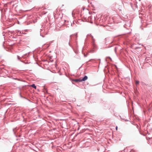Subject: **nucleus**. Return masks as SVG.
<instances>
[{"label":"nucleus","mask_w":152,"mask_h":152,"mask_svg":"<svg viewBox=\"0 0 152 152\" xmlns=\"http://www.w3.org/2000/svg\"><path fill=\"white\" fill-rule=\"evenodd\" d=\"M88 79V77L86 76H85L82 79H76L75 80L76 82H81L83 81H85L87 80Z\"/></svg>","instance_id":"f257e3e1"},{"label":"nucleus","mask_w":152,"mask_h":152,"mask_svg":"<svg viewBox=\"0 0 152 152\" xmlns=\"http://www.w3.org/2000/svg\"><path fill=\"white\" fill-rule=\"evenodd\" d=\"M31 86L35 89L36 88V86H35L34 84H33Z\"/></svg>","instance_id":"f03ea898"},{"label":"nucleus","mask_w":152,"mask_h":152,"mask_svg":"<svg viewBox=\"0 0 152 152\" xmlns=\"http://www.w3.org/2000/svg\"><path fill=\"white\" fill-rule=\"evenodd\" d=\"M135 82L136 85L139 84V82L138 81H136Z\"/></svg>","instance_id":"7ed1b4c3"},{"label":"nucleus","mask_w":152,"mask_h":152,"mask_svg":"<svg viewBox=\"0 0 152 152\" xmlns=\"http://www.w3.org/2000/svg\"><path fill=\"white\" fill-rule=\"evenodd\" d=\"M115 129H116V130H118V127H117V126H116V127Z\"/></svg>","instance_id":"20e7f679"}]
</instances>
